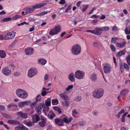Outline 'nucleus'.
I'll return each mask as SVG.
<instances>
[{"instance_id":"obj_36","label":"nucleus","mask_w":130,"mask_h":130,"mask_svg":"<svg viewBox=\"0 0 130 130\" xmlns=\"http://www.w3.org/2000/svg\"><path fill=\"white\" fill-rule=\"evenodd\" d=\"M78 124L81 126H84L86 125V123L85 121H83L79 122Z\"/></svg>"},{"instance_id":"obj_42","label":"nucleus","mask_w":130,"mask_h":130,"mask_svg":"<svg viewBox=\"0 0 130 130\" xmlns=\"http://www.w3.org/2000/svg\"><path fill=\"white\" fill-rule=\"evenodd\" d=\"M82 98L80 96H76L75 98V100L77 101H80L82 100Z\"/></svg>"},{"instance_id":"obj_58","label":"nucleus","mask_w":130,"mask_h":130,"mask_svg":"<svg viewBox=\"0 0 130 130\" xmlns=\"http://www.w3.org/2000/svg\"><path fill=\"white\" fill-rule=\"evenodd\" d=\"M24 24H28V23H26V22H22V23L20 24H18V26H20L23 25Z\"/></svg>"},{"instance_id":"obj_14","label":"nucleus","mask_w":130,"mask_h":130,"mask_svg":"<svg viewBox=\"0 0 130 130\" xmlns=\"http://www.w3.org/2000/svg\"><path fill=\"white\" fill-rule=\"evenodd\" d=\"M126 44V41L125 40V41L121 42H117L116 43V45L118 47L123 48L125 46Z\"/></svg>"},{"instance_id":"obj_30","label":"nucleus","mask_w":130,"mask_h":130,"mask_svg":"<svg viewBox=\"0 0 130 130\" xmlns=\"http://www.w3.org/2000/svg\"><path fill=\"white\" fill-rule=\"evenodd\" d=\"M45 119H42L41 122H40L39 124V125L41 127H44L45 126Z\"/></svg>"},{"instance_id":"obj_28","label":"nucleus","mask_w":130,"mask_h":130,"mask_svg":"<svg viewBox=\"0 0 130 130\" xmlns=\"http://www.w3.org/2000/svg\"><path fill=\"white\" fill-rule=\"evenodd\" d=\"M59 96L60 98L64 100H67V99L68 96L65 93L60 94Z\"/></svg>"},{"instance_id":"obj_1","label":"nucleus","mask_w":130,"mask_h":130,"mask_svg":"<svg viewBox=\"0 0 130 130\" xmlns=\"http://www.w3.org/2000/svg\"><path fill=\"white\" fill-rule=\"evenodd\" d=\"M15 93L18 97L22 99H25L28 96L27 93L25 91L19 89L16 90Z\"/></svg>"},{"instance_id":"obj_33","label":"nucleus","mask_w":130,"mask_h":130,"mask_svg":"<svg viewBox=\"0 0 130 130\" xmlns=\"http://www.w3.org/2000/svg\"><path fill=\"white\" fill-rule=\"evenodd\" d=\"M119 39V38L117 37H113L111 40V42L112 43H117V40Z\"/></svg>"},{"instance_id":"obj_62","label":"nucleus","mask_w":130,"mask_h":130,"mask_svg":"<svg viewBox=\"0 0 130 130\" xmlns=\"http://www.w3.org/2000/svg\"><path fill=\"white\" fill-rule=\"evenodd\" d=\"M93 45L95 47H97L98 46V44L96 42H94L93 43Z\"/></svg>"},{"instance_id":"obj_23","label":"nucleus","mask_w":130,"mask_h":130,"mask_svg":"<svg viewBox=\"0 0 130 130\" xmlns=\"http://www.w3.org/2000/svg\"><path fill=\"white\" fill-rule=\"evenodd\" d=\"M126 52V50L125 49H123L118 52L117 54V57H120L122 55H125Z\"/></svg>"},{"instance_id":"obj_61","label":"nucleus","mask_w":130,"mask_h":130,"mask_svg":"<svg viewBox=\"0 0 130 130\" xmlns=\"http://www.w3.org/2000/svg\"><path fill=\"white\" fill-rule=\"evenodd\" d=\"M4 39V36L3 35L0 34V40H2Z\"/></svg>"},{"instance_id":"obj_16","label":"nucleus","mask_w":130,"mask_h":130,"mask_svg":"<svg viewBox=\"0 0 130 130\" xmlns=\"http://www.w3.org/2000/svg\"><path fill=\"white\" fill-rule=\"evenodd\" d=\"M46 4V3H43L38 4L33 6V7L35 10L36 9L39 8L44 6Z\"/></svg>"},{"instance_id":"obj_7","label":"nucleus","mask_w":130,"mask_h":130,"mask_svg":"<svg viewBox=\"0 0 130 130\" xmlns=\"http://www.w3.org/2000/svg\"><path fill=\"white\" fill-rule=\"evenodd\" d=\"M38 73L36 69L33 68L29 69L28 71L27 75L28 77H31L36 75Z\"/></svg>"},{"instance_id":"obj_2","label":"nucleus","mask_w":130,"mask_h":130,"mask_svg":"<svg viewBox=\"0 0 130 130\" xmlns=\"http://www.w3.org/2000/svg\"><path fill=\"white\" fill-rule=\"evenodd\" d=\"M104 93V90L103 89L99 88L92 92V95L95 98L99 99L103 96Z\"/></svg>"},{"instance_id":"obj_43","label":"nucleus","mask_w":130,"mask_h":130,"mask_svg":"<svg viewBox=\"0 0 130 130\" xmlns=\"http://www.w3.org/2000/svg\"><path fill=\"white\" fill-rule=\"evenodd\" d=\"M11 20V18L10 17H8L3 19L2 21L3 22H5L10 21Z\"/></svg>"},{"instance_id":"obj_34","label":"nucleus","mask_w":130,"mask_h":130,"mask_svg":"<svg viewBox=\"0 0 130 130\" xmlns=\"http://www.w3.org/2000/svg\"><path fill=\"white\" fill-rule=\"evenodd\" d=\"M52 102L53 105H57L58 104V100L56 99L52 100Z\"/></svg>"},{"instance_id":"obj_3","label":"nucleus","mask_w":130,"mask_h":130,"mask_svg":"<svg viewBox=\"0 0 130 130\" xmlns=\"http://www.w3.org/2000/svg\"><path fill=\"white\" fill-rule=\"evenodd\" d=\"M81 50L80 46L78 44H75L72 47L71 52L74 55H77L80 54Z\"/></svg>"},{"instance_id":"obj_35","label":"nucleus","mask_w":130,"mask_h":130,"mask_svg":"<svg viewBox=\"0 0 130 130\" xmlns=\"http://www.w3.org/2000/svg\"><path fill=\"white\" fill-rule=\"evenodd\" d=\"M125 32L126 35L130 34V29L128 27H126L124 30Z\"/></svg>"},{"instance_id":"obj_39","label":"nucleus","mask_w":130,"mask_h":130,"mask_svg":"<svg viewBox=\"0 0 130 130\" xmlns=\"http://www.w3.org/2000/svg\"><path fill=\"white\" fill-rule=\"evenodd\" d=\"M56 111H58L59 113H61L62 112L61 109L59 108L57 106H55L53 108Z\"/></svg>"},{"instance_id":"obj_18","label":"nucleus","mask_w":130,"mask_h":130,"mask_svg":"<svg viewBox=\"0 0 130 130\" xmlns=\"http://www.w3.org/2000/svg\"><path fill=\"white\" fill-rule=\"evenodd\" d=\"M24 10L26 12V14H28L31 13L35 10L32 6L31 8L28 7L26 8Z\"/></svg>"},{"instance_id":"obj_6","label":"nucleus","mask_w":130,"mask_h":130,"mask_svg":"<svg viewBox=\"0 0 130 130\" xmlns=\"http://www.w3.org/2000/svg\"><path fill=\"white\" fill-rule=\"evenodd\" d=\"M12 70L9 66L4 67L2 70V73L5 75L9 76L11 74Z\"/></svg>"},{"instance_id":"obj_27","label":"nucleus","mask_w":130,"mask_h":130,"mask_svg":"<svg viewBox=\"0 0 130 130\" xmlns=\"http://www.w3.org/2000/svg\"><path fill=\"white\" fill-rule=\"evenodd\" d=\"M6 56V54L5 51L3 50H0V57L3 58Z\"/></svg>"},{"instance_id":"obj_17","label":"nucleus","mask_w":130,"mask_h":130,"mask_svg":"<svg viewBox=\"0 0 130 130\" xmlns=\"http://www.w3.org/2000/svg\"><path fill=\"white\" fill-rule=\"evenodd\" d=\"M55 124L58 126H61L63 125V123L62 119H56L55 120Z\"/></svg>"},{"instance_id":"obj_60","label":"nucleus","mask_w":130,"mask_h":130,"mask_svg":"<svg viewBox=\"0 0 130 130\" xmlns=\"http://www.w3.org/2000/svg\"><path fill=\"white\" fill-rule=\"evenodd\" d=\"M82 3V2L81 1H79L76 4V5L78 7H80V5L81 3Z\"/></svg>"},{"instance_id":"obj_10","label":"nucleus","mask_w":130,"mask_h":130,"mask_svg":"<svg viewBox=\"0 0 130 130\" xmlns=\"http://www.w3.org/2000/svg\"><path fill=\"white\" fill-rule=\"evenodd\" d=\"M109 29V28L107 26H104L100 27H96V29L97 30V31L99 32H100L101 34H98V35H100L102 34V31H108Z\"/></svg>"},{"instance_id":"obj_31","label":"nucleus","mask_w":130,"mask_h":130,"mask_svg":"<svg viewBox=\"0 0 130 130\" xmlns=\"http://www.w3.org/2000/svg\"><path fill=\"white\" fill-rule=\"evenodd\" d=\"M23 123L29 127L33 125L32 123L30 121L27 122L26 121H23Z\"/></svg>"},{"instance_id":"obj_11","label":"nucleus","mask_w":130,"mask_h":130,"mask_svg":"<svg viewBox=\"0 0 130 130\" xmlns=\"http://www.w3.org/2000/svg\"><path fill=\"white\" fill-rule=\"evenodd\" d=\"M32 122L34 123H37L40 120V118L39 115L37 114L31 116Z\"/></svg>"},{"instance_id":"obj_48","label":"nucleus","mask_w":130,"mask_h":130,"mask_svg":"<svg viewBox=\"0 0 130 130\" xmlns=\"http://www.w3.org/2000/svg\"><path fill=\"white\" fill-rule=\"evenodd\" d=\"M19 106L21 108L24 107V102H20L19 103Z\"/></svg>"},{"instance_id":"obj_63","label":"nucleus","mask_w":130,"mask_h":130,"mask_svg":"<svg viewBox=\"0 0 130 130\" xmlns=\"http://www.w3.org/2000/svg\"><path fill=\"white\" fill-rule=\"evenodd\" d=\"M48 78V75L47 74H46L44 76V80H46Z\"/></svg>"},{"instance_id":"obj_19","label":"nucleus","mask_w":130,"mask_h":130,"mask_svg":"<svg viewBox=\"0 0 130 130\" xmlns=\"http://www.w3.org/2000/svg\"><path fill=\"white\" fill-rule=\"evenodd\" d=\"M43 107V105L42 103H39L35 108L37 112H40L41 110Z\"/></svg>"},{"instance_id":"obj_41","label":"nucleus","mask_w":130,"mask_h":130,"mask_svg":"<svg viewBox=\"0 0 130 130\" xmlns=\"http://www.w3.org/2000/svg\"><path fill=\"white\" fill-rule=\"evenodd\" d=\"M24 106H27L31 103V102L30 101H23Z\"/></svg>"},{"instance_id":"obj_44","label":"nucleus","mask_w":130,"mask_h":130,"mask_svg":"<svg viewBox=\"0 0 130 130\" xmlns=\"http://www.w3.org/2000/svg\"><path fill=\"white\" fill-rule=\"evenodd\" d=\"M12 106L17 107V106L16 105L13 103H10L7 105V107L8 108H9Z\"/></svg>"},{"instance_id":"obj_29","label":"nucleus","mask_w":130,"mask_h":130,"mask_svg":"<svg viewBox=\"0 0 130 130\" xmlns=\"http://www.w3.org/2000/svg\"><path fill=\"white\" fill-rule=\"evenodd\" d=\"M51 98H48L45 101V104L46 106H50L51 105Z\"/></svg>"},{"instance_id":"obj_4","label":"nucleus","mask_w":130,"mask_h":130,"mask_svg":"<svg viewBox=\"0 0 130 130\" xmlns=\"http://www.w3.org/2000/svg\"><path fill=\"white\" fill-rule=\"evenodd\" d=\"M75 76L77 79L81 80L83 79L85 76V73L84 71L80 70H78L75 71Z\"/></svg>"},{"instance_id":"obj_5","label":"nucleus","mask_w":130,"mask_h":130,"mask_svg":"<svg viewBox=\"0 0 130 130\" xmlns=\"http://www.w3.org/2000/svg\"><path fill=\"white\" fill-rule=\"evenodd\" d=\"M61 29V27L59 25H58L55 28L51 29L49 32V34L51 36H53L58 34Z\"/></svg>"},{"instance_id":"obj_22","label":"nucleus","mask_w":130,"mask_h":130,"mask_svg":"<svg viewBox=\"0 0 130 130\" xmlns=\"http://www.w3.org/2000/svg\"><path fill=\"white\" fill-rule=\"evenodd\" d=\"M8 122L11 124H18L20 123V122L18 121L12 120H8Z\"/></svg>"},{"instance_id":"obj_53","label":"nucleus","mask_w":130,"mask_h":130,"mask_svg":"<svg viewBox=\"0 0 130 130\" xmlns=\"http://www.w3.org/2000/svg\"><path fill=\"white\" fill-rule=\"evenodd\" d=\"M5 109L4 106L0 105V111H3Z\"/></svg>"},{"instance_id":"obj_37","label":"nucleus","mask_w":130,"mask_h":130,"mask_svg":"<svg viewBox=\"0 0 130 130\" xmlns=\"http://www.w3.org/2000/svg\"><path fill=\"white\" fill-rule=\"evenodd\" d=\"M49 107H46L43 108V110L45 114H46L49 111Z\"/></svg>"},{"instance_id":"obj_12","label":"nucleus","mask_w":130,"mask_h":130,"mask_svg":"<svg viewBox=\"0 0 130 130\" xmlns=\"http://www.w3.org/2000/svg\"><path fill=\"white\" fill-rule=\"evenodd\" d=\"M64 117L62 119L63 123V122L66 123V124H68L73 119L72 117L68 118L67 116L64 115Z\"/></svg>"},{"instance_id":"obj_21","label":"nucleus","mask_w":130,"mask_h":130,"mask_svg":"<svg viewBox=\"0 0 130 130\" xmlns=\"http://www.w3.org/2000/svg\"><path fill=\"white\" fill-rule=\"evenodd\" d=\"M38 63L40 64L42 66L44 65L46 63V60L42 58L39 59L38 60Z\"/></svg>"},{"instance_id":"obj_49","label":"nucleus","mask_w":130,"mask_h":130,"mask_svg":"<svg viewBox=\"0 0 130 130\" xmlns=\"http://www.w3.org/2000/svg\"><path fill=\"white\" fill-rule=\"evenodd\" d=\"M72 8V5H69L68 6L67 8L65 10V12L66 13L68 12V11L70 10Z\"/></svg>"},{"instance_id":"obj_47","label":"nucleus","mask_w":130,"mask_h":130,"mask_svg":"<svg viewBox=\"0 0 130 130\" xmlns=\"http://www.w3.org/2000/svg\"><path fill=\"white\" fill-rule=\"evenodd\" d=\"M46 92L44 90H43V89H42V92L41 93V94L42 96H44L46 95Z\"/></svg>"},{"instance_id":"obj_38","label":"nucleus","mask_w":130,"mask_h":130,"mask_svg":"<svg viewBox=\"0 0 130 130\" xmlns=\"http://www.w3.org/2000/svg\"><path fill=\"white\" fill-rule=\"evenodd\" d=\"M83 6L84 7L83 9H80L82 10L83 12H85L86 10L89 7V6L86 5H83Z\"/></svg>"},{"instance_id":"obj_54","label":"nucleus","mask_w":130,"mask_h":130,"mask_svg":"<svg viewBox=\"0 0 130 130\" xmlns=\"http://www.w3.org/2000/svg\"><path fill=\"white\" fill-rule=\"evenodd\" d=\"M66 2L65 0H61L59 3L60 4L64 5L66 3Z\"/></svg>"},{"instance_id":"obj_45","label":"nucleus","mask_w":130,"mask_h":130,"mask_svg":"<svg viewBox=\"0 0 130 130\" xmlns=\"http://www.w3.org/2000/svg\"><path fill=\"white\" fill-rule=\"evenodd\" d=\"M51 12V11H43L41 13V16H43L45 15H46L48 13L50 12Z\"/></svg>"},{"instance_id":"obj_32","label":"nucleus","mask_w":130,"mask_h":130,"mask_svg":"<svg viewBox=\"0 0 130 130\" xmlns=\"http://www.w3.org/2000/svg\"><path fill=\"white\" fill-rule=\"evenodd\" d=\"M22 17L21 16L18 15H16L13 16L12 17V19H12V20H15L21 18H22Z\"/></svg>"},{"instance_id":"obj_55","label":"nucleus","mask_w":130,"mask_h":130,"mask_svg":"<svg viewBox=\"0 0 130 130\" xmlns=\"http://www.w3.org/2000/svg\"><path fill=\"white\" fill-rule=\"evenodd\" d=\"M124 68H125L127 70H129V67L128 65L126 63H124Z\"/></svg>"},{"instance_id":"obj_13","label":"nucleus","mask_w":130,"mask_h":130,"mask_svg":"<svg viewBox=\"0 0 130 130\" xmlns=\"http://www.w3.org/2000/svg\"><path fill=\"white\" fill-rule=\"evenodd\" d=\"M34 49L31 47H28L25 49V52L26 54L28 55H31L34 52Z\"/></svg>"},{"instance_id":"obj_64","label":"nucleus","mask_w":130,"mask_h":130,"mask_svg":"<svg viewBox=\"0 0 130 130\" xmlns=\"http://www.w3.org/2000/svg\"><path fill=\"white\" fill-rule=\"evenodd\" d=\"M22 130H28V128L23 125H22Z\"/></svg>"},{"instance_id":"obj_25","label":"nucleus","mask_w":130,"mask_h":130,"mask_svg":"<svg viewBox=\"0 0 130 130\" xmlns=\"http://www.w3.org/2000/svg\"><path fill=\"white\" fill-rule=\"evenodd\" d=\"M129 92V90L127 89H125L122 90L121 92L120 95L121 96H124V95L127 94Z\"/></svg>"},{"instance_id":"obj_20","label":"nucleus","mask_w":130,"mask_h":130,"mask_svg":"<svg viewBox=\"0 0 130 130\" xmlns=\"http://www.w3.org/2000/svg\"><path fill=\"white\" fill-rule=\"evenodd\" d=\"M74 74L73 73H71L69 74L68 76V78L69 80L71 82H73L75 81V78Z\"/></svg>"},{"instance_id":"obj_40","label":"nucleus","mask_w":130,"mask_h":130,"mask_svg":"<svg viewBox=\"0 0 130 130\" xmlns=\"http://www.w3.org/2000/svg\"><path fill=\"white\" fill-rule=\"evenodd\" d=\"M127 62L129 65H130V55H129L126 58Z\"/></svg>"},{"instance_id":"obj_24","label":"nucleus","mask_w":130,"mask_h":130,"mask_svg":"<svg viewBox=\"0 0 130 130\" xmlns=\"http://www.w3.org/2000/svg\"><path fill=\"white\" fill-rule=\"evenodd\" d=\"M90 77L91 80L93 82L95 81L97 79L96 75L94 73L91 74L90 75Z\"/></svg>"},{"instance_id":"obj_52","label":"nucleus","mask_w":130,"mask_h":130,"mask_svg":"<svg viewBox=\"0 0 130 130\" xmlns=\"http://www.w3.org/2000/svg\"><path fill=\"white\" fill-rule=\"evenodd\" d=\"M41 96L40 94L38 95L36 97V101H40L41 99Z\"/></svg>"},{"instance_id":"obj_46","label":"nucleus","mask_w":130,"mask_h":130,"mask_svg":"<svg viewBox=\"0 0 130 130\" xmlns=\"http://www.w3.org/2000/svg\"><path fill=\"white\" fill-rule=\"evenodd\" d=\"M51 112H52L51 115H50L49 114L47 116L48 117H50L51 119L53 118L55 116V114L53 113L52 111H51Z\"/></svg>"},{"instance_id":"obj_8","label":"nucleus","mask_w":130,"mask_h":130,"mask_svg":"<svg viewBox=\"0 0 130 130\" xmlns=\"http://www.w3.org/2000/svg\"><path fill=\"white\" fill-rule=\"evenodd\" d=\"M15 34L16 32L14 31L7 33L4 35V39L7 40L12 39L15 37Z\"/></svg>"},{"instance_id":"obj_56","label":"nucleus","mask_w":130,"mask_h":130,"mask_svg":"<svg viewBox=\"0 0 130 130\" xmlns=\"http://www.w3.org/2000/svg\"><path fill=\"white\" fill-rule=\"evenodd\" d=\"M22 126L16 127L15 128V130H22Z\"/></svg>"},{"instance_id":"obj_50","label":"nucleus","mask_w":130,"mask_h":130,"mask_svg":"<svg viewBox=\"0 0 130 130\" xmlns=\"http://www.w3.org/2000/svg\"><path fill=\"white\" fill-rule=\"evenodd\" d=\"M73 87V86L72 85H70L68 86L67 88L66 89V91H69L70 90L72 89Z\"/></svg>"},{"instance_id":"obj_59","label":"nucleus","mask_w":130,"mask_h":130,"mask_svg":"<svg viewBox=\"0 0 130 130\" xmlns=\"http://www.w3.org/2000/svg\"><path fill=\"white\" fill-rule=\"evenodd\" d=\"M72 115L74 117H75L74 116V113L76 114H77L78 113L77 111H76L75 110H74V111H72Z\"/></svg>"},{"instance_id":"obj_9","label":"nucleus","mask_w":130,"mask_h":130,"mask_svg":"<svg viewBox=\"0 0 130 130\" xmlns=\"http://www.w3.org/2000/svg\"><path fill=\"white\" fill-rule=\"evenodd\" d=\"M103 70L105 73H108L111 71V68L110 65L108 63L103 65Z\"/></svg>"},{"instance_id":"obj_15","label":"nucleus","mask_w":130,"mask_h":130,"mask_svg":"<svg viewBox=\"0 0 130 130\" xmlns=\"http://www.w3.org/2000/svg\"><path fill=\"white\" fill-rule=\"evenodd\" d=\"M17 114L19 117L21 118L24 119H26L27 118V114L26 113H23L22 111L17 112Z\"/></svg>"},{"instance_id":"obj_51","label":"nucleus","mask_w":130,"mask_h":130,"mask_svg":"<svg viewBox=\"0 0 130 130\" xmlns=\"http://www.w3.org/2000/svg\"><path fill=\"white\" fill-rule=\"evenodd\" d=\"M110 47L112 51L113 52L115 51L116 48L114 45L112 44L110 46Z\"/></svg>"},{"instance_id":"obj_26","label":"nucleus","mask_w":130,"mask_h":130,"mask_svg":"<svg viewBox=\"0 0 130 130\" xmlns=\"http://www.w3.org/2000/svg\"><path fill=\"white\" fill-rule=\"evenodd\" d=\"M87 32H90L96 35H98V34H100L101 33L97 31V30L96 29V28H95V30H87L86 31Z\"/></svg>"},{"instance_id":"obj_57","label":"nucleus","mask_w":130,"mask_h":130,"mask_svg":"<svg viewBox=\"0 0 130 130\" xmlns=\"http://www.w3.org/2000/svg\"><path fill=\"white\" fill-rule=\"evenodd\" d=\"M112 30L113 31H116L118 30L117 27L116 26L113 27L112 29Z\"/></svg>"}]
</instances>
